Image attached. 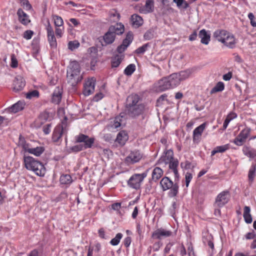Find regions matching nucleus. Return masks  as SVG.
Instances as JSON below:
<instances>
[{
  "instance_id": "37998d69",
  "label": "nucleus",
  "mask_w": 256,
  "mask_h": 256,
  "mask_svg": "<svg viewBox=\"0 0 256 256\" xmlns=\"http://www.w3.org/2000/svg\"><path fill=\"white\" fill-rule=\"evenodd\" d=\"M136 70V66L134 64H130L128 65L124 70V74L126 76H130Z\"/></svg>"
},
{
  "instance_id": "f704fd0d",
  "label": "nucleus",
  "mask_w": 256,
  "mask_h": 256,
  "mask_svg": "<svg viewBox=\"0 0 256 256\" xmlns=\"http://www.w3.org/2000/svg\"><path fill=\"white\" fill-rule=\"evenodd\" d=\"M154 0H146L144 10H142V12L144 14H147L152 12L154 10Z\"/></svg>"
},
{
  "instance_id": "79ce46f5",
  "label": "nucleus",
  "mask_w": 256,
  "mask_h": 256,
  "mask_svg": "<svg viewBox=\"0 0 256 256\" xmlns=\"http://www.w3.org/2000/svg\"><path fill=\"white\" fill-rule=\"evenodd\" d=\"M53 20L56 27L64 26V21L60 16L54 15L53 16Z\"/></svg>"
},
{
  "instance_id": "4c0bfd02",
  "label": "nucleus",
  "mask_w": 256,
  "mask_h": 256,
  "mask_svg": "<svg viewBox=\"0 0 256 256\" xmlns=\"http://www.w3.org/2000/svg\"><path fill=\"white\" fill-rule=\"evenodd\" d=\"M224 89V83L222 82H218L216 86L210 90V94H213L216 92H220Z\"/></svg>"
},
{
  "instance_id": "e433bc0d",
  "label": "nucleus",
  "mask_w": 256,
  "mask_h": 256,
  "mask_svg": "<svg viewBox=\"0 0 256 256\" xmlns=\"http://www.w3.org/2000/svg\"><path fill=\"white\" fill-rule=\"evenodd\" d=\"M192 74V72L190 70L181 71L179 73H177L178 77L180 79V82L185 80L189 78Z\"/></svg>"
},
{
  "instance_id": "5701e85b",
  "label": "nucleus",
  "mask_w": 256,
  "mask_h": 256,
  "mask_svg": "<svg viewBox=\"0 0 256 256\" xmlns=\"http://www.w3.org/2000/svg\"><path fill=\"white\" fill-rule=\"evenodd\" d=\"M18 20L24 25H27L30 22L28 16L22 8H19L17 12Z\"/></svg>"
},
{
  "instance_id": "9d476101",
  "label": "nucleus",
  "mask_w": 256,
  "mask_h": 256,
  "mask_svg": "<svg viewBox=\"0 0 256 256\" xmlns=\"http://www.w3.org/2000/svg\"><path fill=\"white\" fill-rule=\"evenodd\" d=\"M230 198L229 191L226 190L220 192L216 197L214 206L218 208L223 207L228 203Z\"/></svg>"
},
{
  "instance_id": "4d7b16f0",
  "label": "nucleus",
  "mask_w": 256,
  "mask_h": 256,
  "mask_svg": "<svg viewBox=\"0 0 256 256\" xmlns=\"http://www.w3.org/2000/svg\"><path fill=\"white\" fill-rule=\"evenodd\" d=\"M10 66L12 68H16L18 66V62L14 54L11 56V64Z\"/></svg>"
},
{
  "instance_id": "7ed1b4c3",
  "label": "nucleus",
  "mask_w": 256,
  "mask_h": 256,
  "mask_svg": "<svg viewBox=\"0 0 256 256\" xmlns=\"http://www.w3.org/2000/svg\"><path fill=\"white\" fill-rule=\"evenodd\" d=\"M80 73V67L79 63L75 60L72 62L67 70L68 82L72 86L76 85L82 79Z\"/></svg>"
},
{
  "instance_id": "dca6fc26",
  "label": "nucleus",
  "mask_w": 256,
  "mask_h": 256,
  "mask_svg": "<svg viewBox=\"0 0 256 256\" xmlns=\"http://www.w3.org/2000/svg\"><path fill=\"white\" fill-rule=\"evenodd\" d=\"M206 122H204L194 128L192 134L194 142L198 144L200 142L202 133L206 128Z\"/></svg>"
},
{
  "instance_id": "f8f14e48",
  "label": "nucleus",
  "mask_w": 256,
  "mask_h": 256,
  "mask_svg": "<svg viewBox=\"0 0 256 256\" xmlns=\"http://www.w3.org/2000/svg\"><path fill=\"white\" fill-rule=\"evenodd\" d=\"M76 140L77 142H84L83 146L84 149H87L92 147L94 138H89L88 136L84 134H80L76 136Z\"/></svg>"
},
{
  "instance_id": "6e6552de",
  "label": "nucleus",
  "mask_w": 256,
  "mask_h": 256,
  "mask_svg": "<svg viewBox=\"0 0 256 256\" xmlns=\"http://www.w3.org/2000/svg\"><path fill=\"white\" fill-rule=\"evenodd\" d=\"M67 131V118L62 122L61 124H58L54 129L52 140L54 142H58L61 138L62 134Z\"/></svg>"
},
{
  "instance_id": "cd10ccee",
  "label": "nucleus",
  "mask_w": 256,
  "mask_h": 256,
  "mask_svg": "<svg viewBox=\"0 0 256 256\" xmlns=\"http://www.w3.org/2000/svg\"><path fill=\"white\" fill-rule=\"evenodd\" d=\"M163 174L164 171L161 168L159 167L154 168L152 173V180L156 182L162 176Z\"/></svg>"
},
{
  "instance_id": "052dcab7",
  "label": "nucleus",
  "mask_w": 256,
  "mask_h": 256,
  "mask_svg": "<svg viewBox=\"0 0 256 256\" xmlns=\"http://www.w3.org/2000/svg\"><path fill=\"white\" fill-rule=\"evenodd\" d=\"M104 98V94L102 92H98L95 94L93 98L94 102H98Z\"/></svg>"
},
{
  "instance_id": "e2e57ef3",
  "label": "nucleus",
  "mask_w": 256,
  "mask_h": 256,
  "mask_svg": "<svg viewBox=\"0 0 256 256\" xmlns=\"http://www.w3.org/2000/svg\"><path fill=\"white\" fill-rule=\"evenodd\" d=\"M52 124H47L43 127V132L45 134H48L50 132V128Z\"/></svg>"
},
{
  "instance_id": "b1692460",
  "label": "nucleus",
  "mask_w": 256,
  "mask_h": 256,
  "mask_svg": "<svg viewBox=\"0 0 256 256\" xmlns=\"http://www.w3.org/2000/svg\"><path fill=\"white\" fill-rule=\"evenodd\" d=\"M198 36L200 38L201 43L206 45L209 44L210 36L205 29H202L200 31Z\"/></svg>"
},
{
  "instance_id": "4468645a",
  "label": "nucleus",
  "mask_w": 256,
  "mask_h": 256,
  "mask_svg": "<svg viewBox=\"0 0 256 256\" xmlns=\"http://www.w3.org/2000/svg\"><path fill=\"white\" fill-rule=\"evenodd\" d=\"M47 32L48 40L50 46L52 48H56L57 46V42L55 38L53 28L48 22L46 27Z\"/></svg>"
},
{
  "instance_id": "423d86ee",
  "label": "nucleus",
  "mask_w": 256,
  "mask_h": 256,
  "mask_svg": "<svg viewBox=\"0 0 256 256\" xmlns=\"http://www.w3.org/2000/svg\"><path fill=\"white\" fill-rule=\"evenodd\" d=\"M160 185L163 191L170 190L168 192L169 197L176 196L178 192V184H174V182L167 176L164 177L160 182Z\"/></svg>"
},
{
  "instance_id": "338daca9",
  "label": "nucleus",
  "mask_w": 256,
  "mask_h": 256,
  "mask_svg": "<svg viewBox=\"0 0 256 256\" xmlns=\"http://www.w3.org/2000/svg\"><path fill=\"white\" fill-rule=\"evenodd\" d=\"M232 78V72H228L226 74H224L222 76V78L225 81L230 80Z\"/></svg>"
},
{
  "instance_id": "2f4dec72",
  "label": "nucleus",
  "mask_w": 256,
  "mask_h": 256,
  "mask_svg": "<svg viewBox=\"0 0 256 256\" xmlns=\"http://www.w3.org/2000/svg\"><path fill=\"white\" fill-rule=\"evenodd\" d=\"M250 206H245L244 207V211L243 216L244 221L247 224H250L252 221V216L250 214Z\"/></svg>"
},
{
  "instance_id": "49530a36",
  "label": "nucleus",
  "mask_w": 256,
  "mask_h": 256,
  "mask_svg": "<svg viewBox=\"0 0 256 256\" xmlns=\"http://www.w3.org/2000/svg\"><path fill=\"white\" fill-rule=\"evenodd\" d=\"M154 37V30L152 29L148 30L144 35V40H148L152 39Z\"/></svg>"
},
{
  "instance_id": "1a4fd4ad",
  "label": "nucleus",
  "mask_w": 256,
  "mask_h": 256,
  "mask_svg": "<svg viewBox=\"0 0 256 256\" xmlns=\"http://www.w3.org/2000/svg\"><path fill=\"white\" fill-rule=\"evenodd\" d=\"M143 157V154L139 150H134L130 151L125 158V162L128 164H134L139 162Z\"/></svg>"
},
{
  "instance_id": "bb28decb",
  "label": "nucleus",
  "mask_w": 256,
  "mask_h": 256,
  "mask_svg": "<svg viewBox=\"0 0 256 256\" xmlns=\"http://www.w3.org/2000/svg\"><path fill=\"white\" fill-rule=\"evenodd\" d=\"M25 102L24 101H18L8 108V111L16 113L24 109Z\"/></svg>"
},
{
  "instance_id": "de8ad7c7",
  "label": "nucleus",
  "mask_w": 256,
  "mask_h": 256,
  "mask_svg": "<svg viewBox=\"0 0 256 256\" xmlns=\"http://www.w3.org/2000/svg\"><path fill=\"white\" fill-rule=\"evenodd\" d=\"M150 46L148 43L142 45V46L138 48L136 50L135 52L138 54H144L147 48Z\"/></svg>"
},
{
  "instance_id": "aec40b11",
  "label": "nucleus",
  "mask_w": 256,
  "mask_h": 256,
  "mask_svg": "<svg viewBox=\"0 0 256 256\" xmlns=\"http://www.w3.org/2000/svg\"><path fill=\"white\" fill-rule=\"evenodd\" d=\"M62 90L60 87L54 89L52 96L51 102L54 104H59L62 98Z\"/></svg>"
},
{
  "instance_id": "ea45409f",
  "label": "nucleus",
  "mask_w": 256,
  "mask_h": 256,
  "mask_svg": "<svg viewBox=\"0 0 256 256\" xmlns=\"http://www.w3.org/2000/svg\"><path fill=\"white\" fill-rule=\"evenodd\" d=\"M44 151V148L43 146H36V148H32L30 150L29 154H34L35 156H40Z\"/></svg>"
},
{
  "instance_id": "3c124183",
  "label": "nucleus",
  "mask_w": 256,
  "mask_h": 256,
  "mask_svg": "<svg viewBox=\"0 0 256 256\" xmlns=\"http://www.w3.org/2000/svg\"><path fill=\"white\" fill-rule=\"evenodd\" d=\"M180 166L182 168L186 170L190 169L194 167V166H192V163L188 160H186L184 162H181Z\"/></svg>"
},
{
  "instance_id": "a878e982",
  "label": "nucleus",
  "mask_w": 256,
  "mask_h": 256,
  "mask_svg": "<svg viewBox=\"0 0 256 256\" xmlns=\"http://www.w3.org/2000/svg\"><path fill=\"white\" fill-rule=\"evenodd\" d=\"M130 20L132 26L136 28L140 27L143 24L142 18L136 14H132L131 16Z\"/></svg>"
},
{
  "instance_id": "0eeeda50",
  "label": "nucleus",
  "mask_w": 256,
  "mask_h": 256,
  "mask_svg": "<svg viewBox=\"0 0 256 256\" xmlns=\"http://www.w3.org/2000/svg\"><path fill=\"white\" fill-rule=\"evenodd\" d=\"M149 170L142 174H135L132 175L128 181V185L131 188L138 190L140 188L141 184L148 174Z\"/></svg>"
},
{
  "instance_id": "2eb2a0df",
  "label": "nucleus",
  "mask_w": 256,
  "mask_h": 256,
  "mask_svg": "<svg viewBox=\"0 0 256 256\" xmlns=\"http://www.w3.org/2000/svg\"><path fill=\"white\" fill-rule=\"evenodd\" d=\"M132 32H128L126 36V38L123 40L122 44L118 46L116 51L119 54H122L132 42Z\"/></svg>"
},
{
  "instance_id": "4be33fe9",
  "label": "nucleus",
  "mask_w": 256,
  "mask_h": 256,
  "mask_svg": "<svg viewBox=\"0 0 256 256\" xmlns=\"http://www.w3.org/2000/svg\"><path fill=\"white\" fill-rule=\"evenodd\" d=\"M124 118V114H120L119 116L115 117L114 120L110 122L108 125V128L110 129H116L121 126L122 120Z\"/></svg>"
},
{
  "instance_id": "f257e3e1",
  "label": "nucleus",
  "mask_w": 256,
  "mask_h": 256,
  "mask_svg": "<svg viewBox=\"0 0 256 256\" xmlns=\"http://www.w3.org/2000/svg\"><path fill=\"white\" fill-rule=\"evenodd\" d=\"M180 84V79L178 77L177 73H174L160 80L156 84V90L160 92H163L176 88Z\"/></svg>"
},
{
  "instance_id": "c03bdc74",
  "label": "nucleus",
  "mask_w": 256,
  "mask_h": 256,
  "mask_svg": "<svg viewBox=\"0 0 256 256\" xmlns=\"http://www.w3.org/2000/svg\"><path fill=\"white\" fill-rule=\"evenodd\" d=\"M49 113L46 111L40 113L38 118V120L41 124L46 122L49 118Z\"/></svg>"
},
{
  "instance_id": "603ef678",
  "label": "nucleus",
  "mask_w": 256,
  "mask_h": 256,
  "mask_svg": "<svg viewBox=\"0 0 256 256\" xmlns=\"http://www.w3.org/2000/svg\"><path fill=\"white\" fill-rule=\"evenodd\" d=\"M70 150L74 152H78L84 150V148L83 146V144H78L71 147Z\"/></svg>"
},
{
  "instance_id": "09e8293b",
  "label": "nucleus",
  "mask_w": 256,
  "mask_h": 256,
  "mask_svg": "<svg viewBox=\"0 0 256 256\" xmlns=\"http://www.w3.org/2000/svg\"><path fill=\"white\" fill-rule=\"evenodd\" d=\"M80 46V43L77 40L70 41L68 44V48L71 50H76Z\"/></svg>"
},
{
  "instance_id": "c9c22d12",
  "label": "nucleus",
  "mask_w": 256,
  "mask_h": 256,
  "mask_svg": "<svg viewBox=\"0 0 256 256\" xmlns=\"http://www.w3.org/2000/svg\"><path fill=\"white\" fill-rule=\"evenodd\" d=\"M124 58L123 56H120L118 54H116L112 58V68H117L118 67L120 63L122 62V60Z\"/></svg>"
},
{
  "instance_id": "c85d7f7f",
  "label": "nucleus",
  "mask_w": 256,
  "mask_h": 256,
  "mask_svg": "<svg viewBox=\"0 0 256 256\" xmlns=\"http://www.w3.org/2000/svg\"><path fill=\"white\" fill-rule=\"evenodd\" d=\"M226 38H227V40L224 45L230 48H234L236 46V42L234 35L228 32Z\"/></svg>"
},
{
  "instance_id": "72a5a7b5",
  "label": "nucleus",
  "mask_w": 256,
  "mask_h": 256,
  "mask_svg": "<svg viewBox=\"0 0 256 256\" xmlns=\"http://www.w3.org/2000/svg\"><path fill=\"white\" fill-rule=\"evenodd\" d=\"M230 148V144H226L216 147L211 152V156H213L216 153L224 152Z\"/></svg>"
},
{
  "instance_id": "58836bf2",
  "label": "nucleus",
  "mask_w": 256,
  "mask_h": 256,
  "mask_svg": "<svg viewBox=\"0 0 256 256\" xmlns=\"http://www.w3.org/2000/svg\"><path fill=\"white\" fill-rule=\"evenodd\" d=\"M60 181L62 184H70L72 182V178L70 174H62L60 178Z\"/></svg>"
},
{
  "instance_id": "f3484780",
  "label": "nucleus",
  "mask_w": 256,
  "mask_h": 256,
  "mask_svg": "<svg viewBox=\"0 0 256 256\" xmlns=\"http://www.w3.org/2000/svg\"><path fill=\"white\" fill-rule=\"evenodd\" d=\"M172 234V232L171 231L160 228L157 229L152 233V237L154 238L160 239L162 237H169Z\"/></svg>"
},
{
  "instance_id": "ddd939ff",
  "label": "nucleus",
  "mask_w": 256,
  "mask_h": 256,
  "mask_svg": "<svg viewBox=\"0 0 256 256\" xmlns=\"http://www.w3.org/2000/svg\"><path fill=\"white\" fill-rule=\"evenodd\" d=\"M250 133V129L246 128L242 130L233 140V142L238 146H242L246 142Z\"/></svg>"
},
{
  "instance_id": "bf43d9fd",
  "label": "nucleus",
  "mask_w": 256,
  "mask_h": 256,
  "mask_svg": "<svg viewBox=\"0 0 256 256\" xmlns=\"http://www.w3.org/2000/svg\"><path fill=\"white\" fill-rule=\"evenodd\" d=\"M120 18V14L117 12H114V14H110V20L114 22H117L119 20Z\"/></svg>"
},
{
  "instance_id": "8fccbe9b",
  "label": "nucleus",
  "mask_w": 256,
  "mask_h": 256,
  "mask_svg": "<svg viewBox=\"0 0 256 256\" xmlns=\"http://www.w3.org/2000/svg\"><path fill=\"white\" fill-rule=\"evenodd\" d=\"M39 96V92L37 90H34L28 92L26 94V98L28 99H31L33 98H38Z\"/></svg>"
},
{
  "instance_id": "69168bd1",
  "label": "nucleus",
  "mask_w": 256,
  "mask_h": 256,
  "mask_svg": "<svg viewBox=\"0 0 256 256\" xmlns=\"http://www.w3.org/2000/svg\"><path fill=\"white\" fill-rule=\"evenodd\" d=\"M26 143V141L22 135H20L18 140V146L22 148V147L24 146V144Z\"/></svg>"
},
{
  "instance_id": "a18cd8bd",
  "label": "nucleus",
  "mask_w": 256,
  "mask_h": 256,
  "mask_svg": "<svg viewBox=\"0 0 256 256\" xmlns=\"http://www.w3.org/2000/svg\"><path fill=\"white\" fill-rule=\"evenodd\" d=\"M122 237V234L121 233H118L116 236L112 239L110 242V244L112 246H117L120 242L121 238Z\"/></svg>"
},
{
  "instance_id": "5fc2aeb1",
  "label": "nucleus",
  "mask_w": 256,
  "mask_h": 256,
  "mask_svg": "<svg viewBox=\"0 0 256 256\" xmlns=\"http://www.w3.org/2000/svg\"><path fill=\"white\" fill-rule=\"evenodd\" d=\"M34 34L33 31L31 30H27L25 31L23 34V37L25 39L28 40L32 38V36Z\"/></svg>"
},
{
  "instance_id": "7c9ffc66",
  "label": "nucleus",
  "mask_w": 256,
  "mask_h": 256,
  "mask_svg": "<svg viewBox=\"0 0 256 256\" xmlns=\"http://www.w3.org/2000/svg\"><path fill=\"white\" fill-rule=\"evenodd\" d=\"M242 152L244 155L251 158H256V149L251 148L247 146H244L242 148Z\"/></svg>"
},
{
  "instance_id": "13d9d810",
  "label": "nucleus",
  "mask_w": 256,
  "mask_h": 256,
  "mask_svg": "<svg viewBox=\"0 0 256 256\" xmlns=\"http://www.w3.org/2000/svg\"><path fill=\"white\" fill-rule=\"evenodd\" d=\"M192 176L190 172H186L185 176L186 179V187H188L189 186V184L190 182L192 179Z\"/></svg>"
},
{
  "instance_id": "f03ea898",
  "label": "nucleus",
  "mask_w": 256,
  "mask_h": 256,
  "mask_svg": "<svg viewBox=\"0 0 256 256\" xmlns=\"http://www.w3.org/2000/svg\"><path fill=\"white\" fill-rule=\"evenodd\" d=\"M24 162L26 168L32 170L38 176H43L46 173V168L44 164L31 156H24Z\"/></svg>"
},
{
  "instance_id": "a19ab883",
  "label": "nucleus",
  "mask_w": 256,
  "mask_h": 256,
  "mask_svg": "<svg viewBox=\"0 0 256 256\" xmlns=\"http://www.w3.org/2000/svg\"><path fill=\"white\" fill-rule=\"evenodd\" d=\"M256 164H252L250 166L248 174V180L251 182H253L256 176Z\"/></svg>"
},
{
  "instance_id": "9b49d317",
  "label": "nucleus",
  "mask_w": 256,
  "mask_h": 256,
  "mask_svg": "<svg viewBox=\"0 0 256 256\" xmlns=\"http://www.w3.org/2000/svg\"><path fill=\"white\" fill-rule=\"evenodd\" d=\"M96 80L94 78H88L84 84L82 93L84 96H88L94 91Z\"/></svg>"
},
{
  "instance_id": "c756f323",
  "label": "nucleus",
  "mask_w": 256,
  "mask_h": 256,
  "mask_svg": "<svg viewBox=\"0 0 256 256\" xmlns=\"http://www.w3.org/2000/svg\"><path fill=\"white\" fill-rule=\"evenodd\" d=\"M228 32L224 30H218L214 33V37L218 42L224 41V38H225L228 34Z\"/></svg>"
},
{
  "instance_id": "39448f33",
  "label": "nucleus",
  "mask_w": 256,
  "mask_h": 256,
  "mask_svg": "<svg viewBox=\"0 0 256 256\" xmlns=\"http://www.w3.org/2000/svg\"><path fill=\"white\" fill-rule=\"evenodd\" d=\"M124 32V26L121 23H116L111 26L108 31L103 36V40L106 44H112L115 40L116 36L122 34Z\"/></svg>"
},
{
  "instance_id": "680f3d73",
  "label": "nucleus",
  "mask_w": 256,
  "mask_h": 256,
  "mask_svg": "<svg viewBox=\"0 0 256 256\" xmlns=\"http://www.w3.org/2000/svg\"><path fill=\"white\" fill-rule=\"evenodd\" d=\"M98 236L102 239H107L108 238L105 234V231L104 228H100L98 230Z\"/></svg>"
},
{
  "instance_id": "6e6d98bb",
  "label": "nucleus",
  "mask_w": 256,
  "mask_h": 256,
  "mask_svg": "<svg viewBox=\"0 0 256 256\" xmlns=\"http://www.w3.org/2000/svg\"><path fill=\"white\" fill-rule=\"evenodd\" d=\"M55 31L56 36L61 38L64 31V26L56 27Z\"/></svg>"
},
{
  "instance_id": "0e129e2a",
  "label": "nucleus",
  "mask_w": 256,
  "mask_h": 256,
  "mask_svg": "<svg viewBox=\"0 0 256 256\" xmlns=\"http://www.w3.org/2000/svg\"><path fill=\"white\" fill-rule=\"evenodd\" d=\"M132 242V238L130 236H127L126 238H124V246L126 248H128L130 246V244Z\"/></svg>"
},
{
  "instance_id": "a211bd4d",
  "label": "nucleus",
  "mask_w": 256,
  "mask_h": 256,
  "mask_svg": "<svg viewBox=\"0 0 256 256\" xmlns=\"http://www.w3.org/2000/svg\"><path fill=\"white\" fill-rule=\"evenodd\" d=\"M25 86V82L22 77L18 76H16L13 82V90L15 92L22 90Z\"/></svg>"
},
{
  "instance_id": "774afa93",
  "label": "nucleus",
  "mask_w": 256,
  "mask_h": 256,
  "mask_svg": "<svg viewBox=\"0 0 256 256\" xmlns=\"http://www.w3.org/2000/svg\"><path fill=\"white\" fill-rule=\"evenodd\" d=\"M32 148L31 145L26 142V143L24 144V146L22 147V149L24 152H27L29 153L30 152V150Z\"/></svg>"
},
{
  "instance_id": "20e7f679",
  "label": "nucleus",
  "mask_w": 256,
  "mask_h": 256,
  "mask_svg": "<svg viewBox=\"0 0 256 256\" xmlns=\"http://www.w3.org/2000/svg\"><path fill=\"white\" fill-rule=\"evenodd\" d=\"M159 161L160 163L168 164L170 170L174 174L175 180H179L180 175L178 170L179 162L177 159L174 158V153L172 150H167L166 156H162Z\"/></svg>"
},
{
  "instance_id": "6ab92c4d",
  "label": "nucleus",
  "mask_w": 256,
  "mask_h": 256,
  "mask_svg": "<svg viewBox=\"0 0 256 256\" xmlns=\"http://www.w3.org/2000/svg\"><path fill=\"white\" fill-rule=\"evenodd\" d=\"M144 109V106L143 104H138L128 109V114L132 117L137 116L143 112Z\"/></svg>"
},
{
  "instance_id": "473e14b6",
  "label": "nucleus",
  "mask_w": 256,
  "mask_h": 256,
  "mask_svg": "<svg viewBox=\"0 0 256 256\" xmlns=\"http://www.w3.org/2000/svg\"><path fill=\"white\" fill-rule=\"evenodd\" d=\"M203 242L205 244H207L212 249V251H213L214 250V244L212 234H206L203 237Z\"/></svg>"
},
{
  "instance_id": "412c9836",
  "label": "nucleus",
  "mask_w": 256,
  "mask_h": 256,
  "mask_svg": "<svg viewBox=\"0 0 256 256\" xmlns=\"http://www.w3.org/2000/svg\"><path fill=\"white\" fill-rule=\"evenodd\" d=\"M139 100V97L137 94H131L126 99V106L128 110L137 106Z\"/></svg>"
},
{
  "instance_id": "393cba45",
  "label": "nucleus",
  "mask_w": 256,
  "mask_h": 256,
  "mask_svg": "<svg viewBox=\"0 0 256 256\" xmlns=\"http://www.w3.org/2000/svg\"><path fill=\"white\" fill-rule=\"evenodd\" d=\"M128 138V136L126 132L122 130L118 133L116 141L120 145L124 146Z\"/></svg>"
},
{
  "instance_id": "864d4df0",
  "label": "nucleus",
  "mask_w": 256,
  "mask_h": 256,
  "mask_svg": "<svg viewBox=\"0 0 256 256\" xmlns=\"http://www.w3.org/2000/svg\"><path fill=\"white\" fill-rule=\"evenodd\" d=\"M248 16L250 20L251 26L254 28L256 27V21L255 20L254 14L252 12H250Z\"/></svg>"
}]
</instances>
